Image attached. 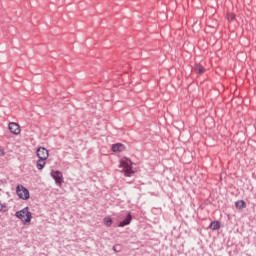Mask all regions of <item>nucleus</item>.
<instances>
[{"label": "nucleus", "mask_w": 256, "mask_h": 256, "mask_svg": "<svg viewBox=\"0 0 256 256\" xmlns=\"http://www.w3.org/2000/svg\"><path fill=\"white\" fill-rule=\"evenodd\" d=\"M16 218H18L19 220H21V222H23L24 224H28L31 223L32 221V212H30L29 207H25L20 211H17L15 213Z\"/></svg>", "instance_id": "1"}, {"label": "nucleus", "mask_w": 256, "mask_h": 256, "mask_svg": "<svg viewBox=\"0 0 256 256\" xmlns=\"http://www.w3.org/2000/svg\"><path fill=\"white\" fill-rule=\"evenodd\" d=\"M133 163L130 159H125L120 161V168L122 169V172L124 173L125 177H131L135 171H133Z\"/></svg>", "instance_id": "2"}, {"label": "nucleus", "mask_w": 256, "mask_h": 256, "mask_svg": "<svg viewBox=\"0 0 256 256\" xmlns=\"http://www.w3.org/2000/svg\"><path fill=\"white\" fill-rule=\"evenodd\" d=\"M16 193L19 197V199H22L23 201H28L30 199V191L26 187H24L21 184H18L16 187Z\"/></svg>", "instance_id": "3"}, {"label": "nucleus", "mask_w": 256, "mask_h": 256, "mask_svg": "<svg viewBox=\"0 0 256 256\" xmlns=\"http://www.w3.org/2000/svg\"><path fill=\"white\" fill-rule=\"evenodd\" d=\"M51 177L54 179L56 185H62V183H64L63 173L59 170H52Z\"/></svg>", "instance_id": "4"}, {"label": "nucleus", "mask_w": 256, "mask_h": 256, "mask_svg": "<svg viewBox=\"0 0 256 256\" xmlns=\"http://www.w3.org/2000/svg\"><path fill=\"white\" fill-rule=\"evenodd\" d=\"M38 159L47 160L49 158V151L45 147H39L36 151Z\"/></svg>", "instance_id": "5"}, {"label": "nucleus", "mask_w": 256, "mask_h": 256, "mask_svg": "<svg viewBox=\"0 0 256 256\" xmlns=\"http://www.w3.org/2000/svg\"><path fill=\"white\" fill-rule=\"evenodd\" d=\"M8 129H9L10 133H13V135H20V133H21L20 125L15 122H10L8 125Z\"/></svg>", "instance_id": "6"}, {"label": "nucleus", "mask_w": 256, "mask_h": 256, "mask_svg": "<svg viewBox=\"0 0 256 256\" xmlns=\"http://www.w3.org/2000/svg\"><path fill=\"white\" fill-rule=\"evenodd\" d=\"M131 221H133V216L131 215V213H128L127 216L122 221L119 222L118 227L125 228L131 225Z\"/></svg>", "instance_id": "7"}, {"label": "nucleus", "mask_w": 256, "mask_h": 256, "mask_svg": "<svg viewBox=\"0 0 256 256\" xmlns=\"http://www.w3.org/2000/svg\"><path fill=\"white\" fill-rule=\"evenodd\" d=\"M126 149V146L122 143H117L112 145V151L114 153H122Z\"/></svg>", "instance_id": "8"}, {"label": "nucleus", "mask_w": 256, "mask_h": 256, "mask_svg": "<svg viewBox=\"0 0 256 256\" xmlns=\"http://www.w3.org/2000/svg\"><path fill=\"white\" fill-rule=\"evenodd\" d=\"M209 228L212 230V231H218L221 229V222L219 221H212L209 225Z\"/></svg>", "instance_id": "9"}, {"label": "nucleus", "mask_w": 256, "mask_h": 256, "mask_svg": "<svg viewBox=\"0 0 256 256\" xmlns=\"http://www.w3.org/2000/svg\"><path fill=\"white\" fill-rule=\"evenodd\" d=\"M46 160L44 159H38V161L36 162V168L38 169V171H43L45 165H46Z\"/></svg>", "instance_id": "10"}, {"label": "nucleus", "mask_w": 256, "mask_h": 256, "mask_svg": "<svg viewBox=\"0 0 256 256\" xmlns=\"http://www.w3.org/2000/svg\"><path fill=\"white\" fill-rule=\"evenodd\" d=\"M235 207L238 210H243L246 208V204H245L244 200H238L235 202Z\"/></svg>", "instance_id": "11"}, {"label": "nucleus", "mask_w": 256, "mask_h": 256, "mask_svg": "<svg viewBox=\"0 0 256 256\" xmlns=\"http://www.w3.org/2000/svg\"><path fill=\"white\" fill-rule=\"evenodd\" d=\"M104 225L106 227H112L113 225V219L111 217H105L104 218Z\"/></svg>", "instance_id": "12"}, {"label": "nucleus", "mask_w": 256, "mask_h": 256, "mask_svg": "<svg viewBox=\"0 0 256 256\" xmlns=\"http://www.w3.org/2000/svg\"><path fill=\"white\" fill-rule=\"evenodd\" d=\"M195 71H196V73L201 74V73L205 72V68H203V65L196 64Z\"/></svg>", "instance_id": "13"}, {"label": "nucleus", "mask_w": 256, "mask_h": 256, "mask_svg": "<svg viewBox=\"0 0 256 256\" xmlns=\"http://www.w3.org/2000/svg\"><path fill=\"white\" fill-rule=\"evenodd\" d=\"M3 211V204L0 203V212Z\"/></svg>", "instance_id": "14"}, {"label": "nucleus", "mask_w": 256, "mask_h": 256, "mask_svg": "<svg viewBox=\"0 0 256 256\" xmlns=\"http://www.w3.org/2000/svg\"><path fill=\"white\" fill-rule=\"evenodd\" d=\"M0 155H5L4 150H0Z\"/></svg>", "instance_id": "15"}, {"label": "nucleus", "mask_w": 256, "mask_h": 256, "mask_svg": "<svg viewBox=\"0 0 256 256\" xmlns=\"http://www.w3.org/2000/svg\"><path fill=\"white\" fill-rule=\"evenodd\" d=\"M113 251L117 252L116 247H113Z\"/></svg>", "instance_id": "16"}, {"label": "nucleus", "mask_w": 256, "mask_h": 256, "mask_svg": "<svg viewBox=\"0 0 256 256\" xmlns=\"http://www.w3.org/2000/svg\"><path fill=\"white\" fill-rule=\"evenodd\" d=\"M230 19L232 20V19H233V17H230Z\"/></svg>", "instance_id": "17"}]
</instances>
